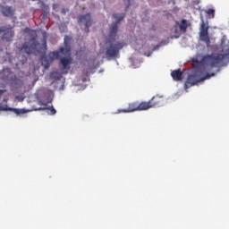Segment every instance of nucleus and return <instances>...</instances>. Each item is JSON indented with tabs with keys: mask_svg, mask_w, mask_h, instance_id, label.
<instances>
[{
	"mask_svg": "<svg viewBox=\"0 0 229 229\" xmlns=\"http://www.w3.org/2000/svg\"><path fill=\"white\" fill-rule=\"evenodd\" d=\"M114 19H116V22H113L109 27L108 38L104 44L103 51L107 60H114L119 58V53L121 49L124 47V43L121 41H115L117 38V31H119V23L124 19V15L117 16V13L113 14Z\"/></svg>",
	"mask_w": 229,
	"mask_h": 229,
	"instance_id": "nucleus-1",
	"label": "nucleus"
},
{
	"mask_svg": "<svg viewBox=\"0 0 229 229\" xmlns=\"http://www.w3.org/2000/svg\"><path fill=\"white\" fill-rule=\"evenodd\" d=\"M64 46L65 47L59 48V52L58 51L50 52L48 55L43 58L42 65L45 67V69L51 67V64H53L55 60H58V58H60V53L64 56H71V47H69L67 39H64Z\"/></svg>",
	"mask_w": 229,
	"mask_h": 229,
	"instance_id": "nucleus-2",
	"label": "nucleus"
},
{
	"mask_svg": "<svg viewBox=\"0 0 229 229\" xmlns=\"http://www.w3.org/2000/svg\"><path fill=\"white\" fill-rule=\"evenodd\" d=\"M213 76H216V73H207L203 75V72L200 70H198L194 74H191L188 76L186 82L184 84V89H191L193 85H197V83H201V81H205V80H210Z\"/></svg>",
	"mask_w": 229,
	"mask_h": 229,
	"instance_id": "nucleus-3",
	"label": "nucleus"
},
{
	"mask_svg": "<svg viewBox=\"0 0 229 229\" xmlns=\"http://www.w3.org/2000/svg\"><path fill=\"white\" fill-rule=\"evenodd\" d=\"M37 46H38V41H37V37H33L28 41L24 42L18 50L20 53H25L26 55H33L37 51Z\"/></svg>",
	"mask_w": 229,
	"mask_h": 229,
	"instance_id": "nucleus-4",
	"label": "nucleus"
},
{
	"mask_svg": "<svg viewBox=\"0 0 229 229\" xmlns=\"http://www.w3.org/2000/svg\"><path fill=\"white\" fill-rule=\"evenodd\" d=\"M146 110L145 102H131L129 103V106L126 109L118 110V113L123 112V114H131V112H142Z\"/></svg>",
	"mask_w": 229,
	"mask_h": 229,
	"instance_id": "nucleus-5",
	"label": "nucleus"
},
{
	"mask_svg": "<svg viewBox=\"0 0 229 229\" xmlns=\"http://www.w3.org/2000/svg\"><path fill=\"white\" fill-rule=\"evenodd\" d=\"M199 40L204 42L207 47H210V36H208V26L202 21L199 31Z\"/></svg>",
	"mask_w": 229,
	"mask_h": 229,
	"instance_id": "nucleus-6",
	"label": "nucleus"
},
{
	"mask_svg": "<svg viewBox=\"0 0 229 229\" xmlns=\"http://www.w3.org/2000/svg\"><path fill=\"white\" fill-rule=\"evenodd\" d=\"M145 109L149 110V108H157V106H162L164 105V97L156 95L148 102L144 101Z\"/></svg>",
	"mask_w": 229,
	"mask_h": 229,
	"instance_id": "nucleus-7",
	"label": "nucleus"
},
{
	"mask_svg": "<svg viewBox=\"0 0 229 229\" xmlns=\"http://www.w3.org/2000/svg\"><path fill=\"white\" fill-rule=\"evenodd\" d=\"M78 22H84L85 24L84 31L86 33H89L90 31L89 28L93 24L90 13L80 15L78 19Z\"/></svg>",
	"mask_w": 229,
	"mask_h": 229,
	"instance_id": "nucleus-8",
	"label": "nucleus"
},
{
	"mask_svg": "<svg viewBox=\"0 0 229 229\" xmlns=\"http://www.w3.org/2000/svg\"><path fill=\"white\" fill-rule=\"evenodd\" d=\"M4 33L2 37V40H5V42H12V38H13V30L12 29H7L6 27H4Z\"/></svg>",
	"mask_w": 229,
	"mask_h": 229,
	"instance_id": "nucleus-9",
	"label": "nucleus"
},
{
	"mask_svg": "<svg viewBox=\"0 0 229 229\" xmlns=\"http://www.w3.org/2000/svg\"><path fill=\"white\" fill-rule=\"evenodd\" d=\"M171 76L174 81H182L183 80V72L181 69L174 70L171 72Z\"/></svg>",
	"mask_w": 229,
	"mask_h": 229,
	"instance_id": "nucleus-10",
	"label": "nucleus"
},
{
	"mask_svg": "<svg viewBox=\"0 0 229 229\" xmlns=\"http://www.w3.org/2000/svg\"><path fill=\"white\" fill-rule=\"evenodd\" d=\"M177 26H179L180 31H182V33L187 32V28L191 26V23L187 20H182L181 22L176 21Z\"/></svg>",
	"mask_w": 229,
	"mask_h": 229,
	"instance_id": "nucleus-11",
	"label": "nucleus"
},
{
	"mask_svg": "<svg viewBox=\"0 0 229 229\" xmlns=\"http://www.w3.org/2000/svg\"><path fill=\"white\" fill-rule=\"evenodd\" d=\"M0 110H3L4 112H14L17 115H21V114H26V111L24 109H17L13 107H3L0 106Z\"/></svg>",
	"mask_w": 229,
	"mask_h": 229,
	"instance_id": "nucleus-12",
	"label": "nucleus"
},
{
	"mask_svg": "<svg viewBox=\"0 0 229 229\" xmlns=\"http://www.w3.org/2000/svg\"><path fill=\"white\" fill-rule=\"evenodd\" d=\"M60 64H61V65H63L64 69L69 70V69H71V66H69V65H71V64H72V58L64 57L60 60Z\"/></svg>",
	"mask_w": 229,
	"mask_h": 229,
	"instance_id": "nucleus-13",
	"label": "nucleus"
},
{
	"mask_svg": "<svg viewBox=\"0 0 229 229\" xmlns=\"http://www.w3.org/2000/svg\"><path fill=\"white\" fill-rule=\"evenodd\" d=\"M4 17H12L13 15V9L11 6H1Z\"/></svg>",
	"mask_w": 229,
	"mask_h": 229,
	"instance_id": "nucleus-14",
	"label": "nucleus"
},
{
	"mask_svg": "<svg viewBox=\"0 0 229 229\" xmlns=\"http://www.w3.org/2000/svg\"><path fill=\"white\" fill-rule=\"evenodd\" d=\"M39 103H41V105H43L44 106H47V104L51 103V97L49 93H46L45 98H42Z\"/></svg>",
	"mask_w": 229,
	"mask_h": 229,
	"instance_id": "nucleus-15",
	"label": "nucleus"
},
{
	"mask_svg": "<svg viewBox=\"0 0 229 229\" xmlns=\"http://www.w3.org/2000/svg\"><path fill=\"white\" fill-rule=\"evenodd\" d=\"M40 8L43 13V15L47 17V15L49 13V5L46 4L44 2H41Z\"/></svg>",
	"mask_w": 229,
	"mask_h": 229,
	"instance_id": "nucleus-16",
	"label": "nucleus"
},
{
	"mask_svg": "<svg viewBox=\"0 0 229 229\" xmlns=\"http://www.w3.org/2000/svg\"><path fill=\"white\" fill-rule=\"evenodd\" d=\"M50 78L51 80H61L62 79V74H60L58 72H52L50 73Z\"/></svg>",
	"mask_w": 229,
	"mask_h": 229,
	"instance_id": "nucleus-17",
	"label": "nucleus"
},
{
	"mask_svg": "<svg viewBox=\"0 0 229 229\" xmlns=\"http://www.w3.org/2000/svg\"><path fill=\"white\" fill-rule=\"evenodd\" d=\"M39 110H49L50 115H55V114H56V109L53 107V106L51 107H40Z\"/></svg>",
	"mask_w": 229,
	"mask_h": 229,
	"instance_id": "nucleus-18",
	"label": "nucleus"
},
{
	"mask_svg": "<svg viewBox=\"0 0 229 229\" xmlns=\"http://www.w3.org/2000/svg\"><path fill=\"white\" fill-rule=\"evenodd\" d=\"M207 13H208V15H212V19H214L215 13H216V10H214V9H208L207 10Z\"/></svg>",
	"mask_w": 229,
	"mask_h": 229,
	"instance_id": "nucleus-19",
	"label": "nucleus"
},
{
	"mask_svg": "<svg viewBox=\"0 0 229 229\" xmlns=\"http://www.w3.org/2000/svg\"><path fill=\"white\" fill-rule=\"evenodd\" d=\"M67 12H69V9L63 8L62 11H61V13L63 15H65V13H67Z\"/></svg>",
	"mask_w": 229,
	"mask_h": 229,
	"instance_id": "nucleus-20",
	"label": "nucleus"
},
{
	"mask_svg": "<svg viewBox=\"0 0 229 229\" xmlns=\"http://www.w3.org/2000/svg\"><path fill=\"white\" fill-rule=\"evenodd\" d=\"M43 47H45V50L47 49V42L46 39L43 40Z\"/></svg>",
	"mask_w": 229,
	"mask_h": 229,
	"instance_id": "nucleus-21",
	"label": "nucleus"
},
{
	"mask_svg": "<svg viewBox=\"0 0 229 229\" xmlns=\"http://www.w3.org/2000/svg\"><path fill=\"white\" fill-rule=\"evenodd\" d=\"M58 8V4H53V10H56Z\"/></svg>",
	"mask_w": 229,
	"mask_h": 229,
	"instance_id": "nucleus-22",
	"label": "nucleus"
},
{
	"mask_svg": "<svg viewBox=\"0 0 229 229\" xmlns=\"http://www.w3.org/2000/svg\"><path fill=\"white\" fill-rule=\"evenodd\" d=\"M4 31V27H0V35Z\"/></svg>",
	"mask_w": 229,
	"mask_h": 229,
	"instance_id": "nucleus-23",
	"label": "nucleus"
},
{
	"mask_svg": "<svg viewBox=\"0 0 229 229\" xmlns=\"http://www.w3.org/2000/svg\"><path fill=\"white\" fill-rule=\"evenodd\" d=\"M3 94H4V90L0 89V98L3 96Z\"/></svg>",
	"mask_w": 229,
	"mask_h": 229,
	"instance_id": "nucleus-24",
	"label": "nucleus"
},
{
	"mask_svg": "<svg viewBox=\"0 0 229 229\" xmlns=\"http://www.w3.org/2000/svg\"><path fill=\"white\" fill-rule=\"evenodd\" d=\"M19 98L20 101H22L24 98H21V97H16Z\"/></svg>",
	"mask_w": 229,
	"mask_h": 229,
	"instance_id": "nucleus-25",
	"label": "nucleus"
},
{
	"mask_svg": "<svg viewBox=\"0 0 229 229\" xmlns=\"http://www.w3.org/2000/svg\"><path fill=\"white\" fill-rule=\"evenodd\" d=\"M0 51H3V49L0 48Z\"/></svg>",
	"mask_w": 229,
	"mask_h": 229,
	"instance_id": "nucleus-26",
	"label": "nucleus"
}]
</instances>
